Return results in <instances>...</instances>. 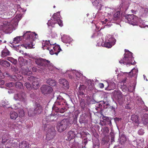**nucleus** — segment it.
<instances>
[{"label": "nucleus", "mask_w": 148, "mask_h": 148, "mask_svg": "<svg viewBox=\"0 0 148 148\" xmlns=\"http://www.w3.org/2000/svg\"><path fill=\"white\" fill-rule=\"evenodd\" d=\"M6 144H5V143H4V145H5V147H9V146L12 145V144H13L15 142L13 141V140H12L11 139L10 140H9L8 141H7L6 142Z\"/></svg>", "instance_id": "nucleus-38"}, {"label": "nucleus", "mask_w": 148, "mask_h": 148, "mask_svg": "<svg viewBox=\"0 0 148 148\" xmlns=\"http://www.w3.org/2000/svg\"><path fill=\"white\" fill-rule=\"evenodd\" d=\"M126 10V9H125L123 7V5L121 4L119 6V9H117V11L116 12L114 15V18L115 20H117L119 19L120 16V12L119 10L122 11Z\"/></svg>", "instance_id": "nucleus-14"}, {"label": "nucleus", "mask_w": 148, "mask_h": 148, "mask_svg": "<svg viewBox=\"0 0 148 148\" xmlns=\"http://www.w3.org/2000/svg\"><path fill=\"white\" fill-rule=\"evenodd\" d=\"M23 74L26 75H30L32 74V72L29 71L28 69H25L23 70L22 72Z\"/></svg>", "instance_id": "nucleus-34"}, {"label": "nucleus", "mask_w": 148, "mask_h": 148, "mask_svg": "<svg viewBox=\"0 0 148 148\" xmlns=\"http://www.w3.org/2000/svg\"><path fill=\"white\" fill-rule=\"evenodd\" d=\"M47 41L49 42L50 45V47L54 46L56 45V42L55 41L52 40H47Z\"/></svg>", "instance_id": "nucleus-47"}, {"label": "nucleus", "mask_w": 148, "mask_h": 148, "mask_svg": "<svg viewBox=\"0 0 148 148\" xmlns=\"http://www.w3.org/2000/svg\"><path fill=\"white\" fill-rule=\"evenodd\" d=\"M64 43L66 44L68 43L69 44L70 42L71 41V39L69 36L65 37L64 38Z\"/></svg>", "instance_id": "nucleus-41"}, {"label": "nucleus", "mask_w": 148, "mask_h": 148, "mask_svg": "<svg viewBox=\"0 0 148 148\" xmlns=\"http://www.w3.org/2000/svg\"><path fill=\"white\" fill-rule=\"evenodd\" d=\"M124 58L119 60V63L124 65L134 64L135 61H134L132 53L129 51L126 52L124 55Z\"/></svg>", "instance_id": "nucleus-4"}, {"label": "nucleus", "mask_w": 148, "mask_h": 148, "mask_svg": "<svg viewBox=\"0 0 148 148\" xmlns=\"http://www.w3.org/2000/svg\"><path fill=\"white\" fill-rule=\"evenodd\" d=\"M25 86L28 90H30L32 88L31 84L29 82L25 83Z\"/></svg>", "instance_id": "nucleus-48"}, {"label": "nucleus", "mask_w": 148, "mask_h": 148, "mask_svg": "<svg viewBox=\"0 0 148 148\" xmlns=\"http://www.w3.org/2000/svg\"><path fill=\"white\" fill-rule=\"evenodd\" d=\"M125 19L129 24L133 26L137 25L138 18V17L133 14H129L125 16Z\"/></svg>", "instance_id": "nucleus-6"}, {"label": "nucleus", "mask_w": 148, "mask_h": 148, "mask_svg": "<svg viewBox=\"0 0 148 148\" xmlns=\"http://www.w3.org/2000/svg\"><path fill=\"white\" fill-rule=\"evenodd\" d=\"M108 10L110 11L109 12H108V14L110 15L112 14L113 9H111L110 8H108Z\"/></svg>", "instance_id": "nucleus-53"}, {"label": "nucleus", "mask_w": 148, "mask_h": 148, "mask_svg": "<svg viewBox=\"0 0 148 148\" xmlns=\"http://www.w3.org/2000/svg\"><path fill=\"white\" fill-rule=\"evenodd\" d=\"M9 52L8 50L6 49L3 50L2 51L1 56L2 57H4L5 56L9 55Z\"/></svg>", "instance_id": "nucleus-31"}, {"label": "nucleus", "mask_w": 148, "mask_h": 148, "mask_svg": "<svg viewBox=\"0 0 148 148\" xmlns=\"http://www.w3.org/2000/svg\"><path fill=\"white\" fill-rule=\"evenodd\" d=\"M20 41V36H17L13 39L12 43L14 44H18Z\"/></svg>", "instance_id": "nucleus-37"}, {"label": "nucleus", "mask_w": 148, "mask_h": 148, "mask_svg": "<svg viewBox=\"0 0 148 148\" xmlns=\"http://www.w3.org/2000/svg\"><path fill=\"white\" fill-rule=\"evenodd\" d=\"M7 60L10 61L12 63L16 64L17 63L16 60L15 59L12 57H8L7 58Z\"/></svg>", "instance_id": "nucleus-35"}, {"label": "nucleus", "mask_w": 148, "mask_h": 148, "mask_svg": "<svg viewBox=\"0 0 148 148\" xmlns=\"http://www.w3.org/2000/svg\"><path fill=\"white\" fill-rule=\"evenodd\" d=\"M14 85V83L12 82L8 83L6 84V85L7 86L9 87H12L13 85Z\"/></svg>", "instance_id": "nucleus-52"}, {"label": "nucleus", "mask_w": 148, "mask_h": 148, "mask_svg": "<svg viewBox=\"0 0 148 148\" xmlns=\"http://www.w3.org/2000/svg\"><path fill=\"white\" fill-rule=\"evenodd\" d=\"M102 106L101 104L100 103L98 104V105L95 106V110H97V112L101 110Z\"/></svg>", "instance_id": "nucleus-46"}, {"label": "nucleus", "mask_w": 148, "mask_h": 148, "mask_svg": "<svg viewBox=\"0 0 148 148\" xmlns=\"http://www.w3.org/2000/svg\"><path fill=\"white\" fill-rule=\"evenodd\" d=\"M10 148H17L18 147V144L16 142H15L14 144L9 146Z\"/></svg>", "instance_id": "nucleus-50"}, {"label": "nucleus", "mask_w": 148, "mask_h": 148, "mask_svg": "<svg viewBox=\"0 0 148 148\" xmlns=\"http://www.w3.org/2000/svg\"><path fill=\"white\" fill-rule=\"evenodd\" d=\"M32 59L42 71H46L47 69L50 71H52V67H51L52 64L50 61L41 57H35Z\"/></svg>", "instance_id": "nucleus-2"}, {"label": "nucleus", "mask_w": 148, "mask_h": 148, "mask_svg": "<svg viewBox=\"0 0 148 148\" xmlns=\"http://www.w3.org/2000/svg\"><path fill=\"white\" fill-rule=\"evenodd\" d=\"M112 93L114 97L119 102V104L121 105L124 101V99L121 92L119 90H114Z\"/></svg>", "instance_id": "nucleus-9"}, {"label": "nucleus", "mask_w": 148, "mask_h": 148, "mask_svg": "<svg viewBox=\"0 0 148 148\" xmlns=\"http://www.w3.org/2000/svg\"><path fill=\"white\" fill-rule=\"evenodd\" d=\"M0 65L5 67H9L10 64L6 61L0 60Z\"/></svg>", "instance_id": "nucleus-23"}, {"label": "nucleus", "mask_w": 148, "mask_h": 148, "mask_svg": "<svg viewBox=\"0 0 148 148\" xmlns=\"http://www.w3.org/2000/svg\"><path fill=\"white\" fill-rule=\"evenodd\" d=\"M60 13L57 12L53 14L52 18L53 19V20L56 21V24L58 23L59 25V26L62 27L63 25V24L62 23V21H61L60 18Z\"/></svg>", "instance_id": "nucleus-13"}, {"label": "nucleus", "mask_w": 148, "mask_h": 148, "mask_svg": "<svg viewBox=\"0 0 148 148\" xmlns=\"http://www.w3.org/2000/svg\"><path fill=\"white\" fill-rule=\"evenodd\" d=\"M69 123L67 119H64L57 123L56 126L57 130L60 132L64 131L68 127Z\"/></svg>", "instance_id": "nucleus-5"}, {"label": "nucleus", "mask_w": 148, "mask_h": 148, "mask_svg": "<svg viewBox=\"0 0 148 148\" xmlns=\"http://www.w3.org/2000/svg\"><path fill=\"white\" fill-rule=\"evenodd\" d=\"M79 122L80 124H82L84 122V120L82 118H80L79 119Z\"/></svg>", "instance_id": "nucleus-58"}, {"label": "nucleus", "mask_w": 148, "mask_h": 148, "mask_svg": "<svg viewBox=\"0 0 148 148\" xmlns=\"http://www.w3.org/2000/svg\"><path fill=\"white\" fill-rule=\"evenodd\" d=\"M23 36L25 39L26 44L21 45V46L26 49L27 48L29 49L34 48L33 47L36 43L35 40L38 38L37 34L35 32L27 31L25 33L24 32Z\"/></svg>", "instance_id": "nucleus-1"}, {"label": "nucleus", "mask_w": 148, "mask_h": 148, "mask_svg": "<svg viewBox=\"0 0 148 148\" xmlns=\"http://www.w3.org/2000/svg\"><path fill=\"white\" fill-rule=\"evenodd\" d=\"M131 120L132 121L137 124H139V121L138 117L136 115H131Z\"/></svg>", "instance_id": "nucleus-26"}, {"label": "nucleus", "mask_w": 148, "mask_h": 148, "mask_svg": "<svg viewBox=\"0 0 148 148\" xmlns=\"http://www.w3.org/2000/svg\"><path fill=\"white\" fill-rule=\"evenodd\" d=\"M46 82L49 85L52 86H55L56 85V82L55 80L51 79L49 78L47 80Z\"/></svg>", "instance_id": "nucleus-25"}, {"label": "nucleus", "mask_w": 148, "mask_h": 148, "mask_svg": "<svg viewBox=\"0 0 148 148\" xmlns=\"http://www.w3.org/2000/svg\"><path fill=\"white\" fill-rule=\"evenodd\" d=\"M47 50H49L50 54H51L53 55L55 54L57 55L60 51H61L60 46L58 45H56L54 46L51 47L49 49H47Z\"/></svg>", "instance_id": "nucleus-10"}, {"label": "nucleus", "mask_w": 148, "mask_h": 148, "mask_svg": "<svg viewBox=\"0 0 148 148\" xmlns=\"http://www.w3.org/2000/svg\"><path fill=\"white\" fill-rule=\"evenodd\" d=\"M75 75H76V77H79L80 76V74L78 72L76 73Z\"/></svg>", "instance_id": "nucleus-62"}, {"label": "nucleus", "mask_w": 148, "mask_h": 148, "mask_svg": "<svg viewBox=\"0 0 148 148\" xmlns=\"http://www.w3.org/2000/svg\"><path fill=\"white\" fill-rule=\"evenodd\" d=\"M19 21L16 17H14L13 18L11 21L8 22L6 23L12 26H16L18 25Z\"/></svg>", "instance_id": "nucleus-18"}, {"label": "nucleus", "mask_w": 148, "mask_h": 148, "mask_svg": "<svg viewBox=\"0 0 148 148\" xmlns=\"http://www.w3.org/2000/svg\"><path fill=\"white\" fill-rule=\"evenodd\" d=\"M20 53H22L23 54V55L26 56H28V54H27L26 53H23V51H20Z\"/></svg>", "instance_id": "nucleus-63"}, {"label": "nucleus", "mask_w": 148, "mask_h": 148, "mask_svg": "<svg viewBox=\"0 0 148 148\" xmlns=\"http://www.w3.org/2000/svg\"><path fill=\"white\" fill-rule=\"evenodd\" d=\"M29 146V143L25 141H23L19 143L20 148H28Z\"/></svg>", "instance_id": "nucleus-20"}, {"label": "nucleus", "mask_w": 148, "mask_h": 148, "mask_svg": "<svg viewBox=\"0 0 148 148\" xmlns=\"http://www.w3.org/2000/svg\"><path fill=\"white\" fill-rule=\"evenodd\" d=\"M86 87L84 85H82L79 86V95H83L85 92Z\"/></svg>", "instance_id": "nucleus-22"}, {"label": "nucleus", "mask_w": 148, "mask_h": 148, "mask_svg": "<svg viewBox=\"0 0 148 148\" xmlns=\"http://www.w3.org/2000/svg\"><path fill=\"white\" fill-rule=\"evenodd\" d=\"M75 136V134L74 132L71 131L68 132V139L70 140L73 139L74 138Z\"/></svg>", "instance_id": "nucleus-24"}, {"label": "nucleus", "mask_w": 148, "mask_h": 148, "mask_svg": "<svg viewBox=\"0 0 148 148\" xmlns=\"http://www.w3.org/2000/svg\"><path fill=\"white\" fill-rule=\"evenodd\" d=\"M108 21V20L107 19H105V21H102V24H105Z\"/></svg>", "instance_id": "nucleus-60"}, {"label": "nucleus", "mask_w": 148, "mask_h": 148, "mask_svg": "<svg viewBox=\"0 0 148 148\" xmlns=\"http://www.w3.org/2000/svg\"><path fill=\"white\" fill-rule=\"evenodd\" d=\"M15 86L17 88L21 89L23 88V86L22 83L18 82L15 83Z\"/></svg>", "instance_id": "nucleus-36"}, {"label": "nucleus", "mask_w": 148, "mask_h": 148, "mask_svg": "<svg viewBox=\"0 0 148 148\" xmlns=\"http://www.w3.org/2000/svg\"><path fill=\"white\" fill-rule=\"evenodd\" d=\"M144 12L145 14H147L148 13V9L147 8H145L144 10Z\"/></svg>", "instance_id": "nucleus-59"}, {"label": "nucleus", "mask_w": 148, "mask_h": 148, "mask_svg": "<svg viewBox=\"0 0 148 148\" xmlns=\"http://www.w3.org/2000/svg\"><path fill=\"white\" fill-rule=\"evenodd\" d=\"M30 79H32L33 82L32 83V87L33 89L36 90L40 86L39 84V81L36 77L33 76H30Z\"/></svg>", "instance_id": "nucleus-12"}, {"label": "nucleus", "mask_w": 148, "mask_h": 148, "mask_svg": "<svg viewBox=\"0 0 148 148\" xmlns=\"http://www.w3.org/2000/svg\"><path fill=\"white\" fill-rule=\"evenodd\" d=\"M42 106L39 103H35L32 108L28 110V115L30 117L35 116L36 115H38L42 112Z\"/></svg>", "instance_id": "nucleus-3"}, {"label": "nucleus", "mask_w": 148, "mask_h": 148, "mask_svg": "<svg viewBox=\"0 0 148 148\" xmlns=\"http://www.w3.org/2000/svg\"><path fill=\"white\" fill-rule=\"evenodd\" d=\"M108 85V87L109 88V90H113L115 88V84L113 82H107V83Z\"/></svg>", "instance_id": "nucleus-28"}, {"label": "nucleus", "mask_w": 148, "mask_h": 148, "mask_svg": "<svg viewBox=\"0 0 148 148\" xmlns=\"http://www.w3.org/2000/svg\"><path fill=\"white\" fill-rule=\"evenodd\" d=\"M88 88L90 90H91L93 89V87H92V85L90 83V84L89 85V86H88Z\"/></svg>", "instance_id": "nucleus-56"}, {"label": "nucleus", "mask_w": 148, "mask_h": 148, "mask_svg": "<svg viewBox=\"0 0 148 148\" xmlns=\"http://www.w3.org/2000/svg\"><path fill=\"white\" fill-rule=\"evenodd\" d=\"M19 117H23L24 116V112L23 109H20L18 111Z\"/></svg>", "instance_id": "nucleus-45"}, {"label": "nucleus", "mask_w": 148, "mask_h": 148, "mask_svg": "<svg viewBox=\"0 0 148 148\" xmlns=\"http://www.w3.org/2000/svg\"><path fill=\"white\" fill-rule=\"evenodd\" d=\"M66 110V106H63L59 110V112L61 113H63Z\"/></svg>", "instance_id": "nucleus-49"}, {"label": "nucleus", "mask_w": 148, "mask_h": 148, "mask_svg": "<svg viewBox=\"0 0 148 148\" xmlns=\"http://www.w3.org/2000/svg\"><path fill=\"white\" fill-rule=\"evenodd\" d=\"M86 104L85 103L84 101H82L80 102L81 107L83 109H84L86 107Z\"/></svg>", "instance_id": "nucleus-51"}, {"label": "nucleus", "mask_w": 148, "mask_h": 148, "mask_svg": "<svg viewBox=\"0 0 148 148\" xmlns=\"http://www.w3.org/2000/svg\"><path fill=\"white\" fill-rule=\"evenodd\" d=\"M103 133L104 135H106L109 133V129L108 127L105 126L103 129Z\"/></svg>", "instance_id": "nucleus-42"}, {"label": "nucleus", "mask_w": 148, "mask_h": 148, "mask_svg": "<svg viewBox=\"0 0 148 148\" xmlns=\"http://www.w3.org/2000/svg\"><path fill=\"white\" fill-rule=\"evenodd\" d=\"M56 135V132L55 131H51V130H49L46 135V139L47 140H50L53 139Z\"/></svg>", "instance_id": "nucleus-15"}, {"label": "nucleus", "mask_w": 148, "mask_h": 148, "mask_svg": "<svg viewBox=\"0 0 148 148\" xmlns=\"http://www.w3.org/2000/svg\"><path fill=\"white\" fill-rule=\"evenodd\" d=\"M138 72V70L135 69H132L131 71L129 72L130 76L135 77L136 76Z\"/></svg>", "instance_id": "nucleus-29"}, {"label": "nucleus", "mask_w": 148, "mask_h": 148, "mask_svg": "<svg viewBox=\"0 0 148 148\" xmlns=\"http://www.w3.org/2000/svg\"><path fill=\"white\" fill-rule=\"evenodd\" d=\"M5 24L6 25L4 27V29L7 32H10L12 30L13 26L8 24L6 23Z\"/></svg>", "instance_id": "nucleus-27"}, {"label": "nucleus", "mask_w": 148, "mask_h": 148, "mask_svg": "<svg viewBox=\"0 0 148 148\" xmlns=\"http://www.w3.org/2000/svg\"><path fill=\"white\" fill-rule=\"evenodd\" d=\"M107 39L108 41L105 42L104 46L106 48H110L115 44L116 40L114 38L113 36L110 35H108Z\"/></svg>", "instance_id": "nucleus-8"}, {"label": "nucleus", "mask_w": 148, "mask_h": 148, "mask_svg": "<svg viewBox=\"0 0 148 148\" xmlns=\"http://www.w3.org/2000/svg\"><path fill=\"white\" fill-rule=\"evenodd\" d=\"M103 120H107L109 119L108 117H106V116H103Z\"/></svg>", "instance_id": "nucleus-61"}, {"label": "nucleus", "mask_w": 148, "mask_h": 148, "mask_svg": "<svg viewBox=\"0 0 148 148\" xmlns=\"http://www.w3.org/2000/svg\"><path fill=\"white\" fill-rule=\"evenodd\" d=\"M66 100L63 99L60 95H58L57 97V101L55 103H59L60 102H62L63 101H65Z\"/></svg>", "instance_id": "nucleus-33"}, {"label": "nucleus", "mask_w": 148, "mask_h": 148, "mask_svg": "<svg viewBox=\"0 0 148 148\" xmlns=\"http://www.w3.org/2000/svg\"><path fill=\"white\" fill-rule=\"evenodd\" d=\"M66 103L65 101L60 102L58 103H55L54 105H55L56 106H60V107H63V106H65L66 107Z\"/></svg>", "instance_id": "nucleus-40"}, {"label": "nucleus", "mask_w": 148, "mask_h": 148, "mask_svg": "<svg viewBox=\"0 0 148 148\" xmlns=\"http://www.w3.org/2000/svg\"><path fill=\"white\" fill-rule=\"evenodd\" d=\"M51 47L49 44V41L47 40H43L42 42V48L44 49H49Z\"/></svg>", "instance_id": "nucleus-19"}, {"label": "nucleus", "mask_w": 148, "mask_h": 148, "mask_svg": "<svg viewBox=\"0 0 148 148\" xmlns=\"http://www.w3.org/2000/svg\"><path fill=\"white\" fill-rule=\"evenodd\" d=\"M6 42V41L5 40H3V39H0V45L2 43H5Z\"/></svg>", "instance_id": "nucleus-55"}, {"label": "nucleus", "mask_w": 148, "mask_h": 148, "mask_svg": "<svg viewBox=\"0 0 148 148\" xmlns=\"http://www.w3.org/2000/svg\"><path fill=\"white\" fill-rule=\"evenodd\" d=\"M10 140L8 138V136L7 135L5 134L3 135L2 138V143H1V145H0V148H3L4 143H5L7 141Z\"/></svg>", "instance_id": "nucleus-17"}, {"label": "nucleus", "mask_w": 148, "mask_h": 148, "mask_svg": "<svg viewBox=\"0 0 148 148\" xmlns=\"http://www.w3.org/2000/svg\"><path fill=\"white\" fill-rule=\"evenodd\" d=\"M99 88H104V85L102 83H100L99 84Z\"/></svg>", "instance_id": "nucleus-54"}, {"label": "nucleus", "mask_w": 148, "mask_h": 148, "mask_svg": "<svg viewBox=\"0 0 148 148\" xmlns=\"http://www.w3.org/2000/svg\"><path fill=\"white\" fill-rule=\"evenodd\" d=\"M126 141V138L124 135H121L120 138V142L121 145L124 144Z\"/></svg>", "instance_id": "nucleus-30"}, {"label": "nucleus", "mask_w": 148, "mask_h": 148, "mask_svg": "<svg viewBox=\"0 0 148 148\" xmlns=\"http://www.w3.org/2000/svg\"><path fill=\"white\" fill-rule=\"evenodd\" d=\"M93 5L95 6H98L100 1V0H90Z\"/></svg>", "instance_id": "nucleus-43"}, {"label": "nucleus", "mask_w": 148, "mask_h": 148, "mask_svg": "<svg viewBox=\"0 0 148 148\" xmlns=\"http://www.w3.org/2000/svg\"><path fill=\"white\" fill-rule=\"evenodd\" d=\"M59 83L63 86L64 88H69V84L68 81L64 79H61L59 80Z\"/></svg>", "instance_id": "nucleus-16"}, {"label": "nucleus", "mask_w": 148, "mask_h": 148, "mask_svg": "<svg viewBox=\"0 0 148 148\" xmlns=\"http://www.w3.org/2000/svg\"><path fill=\"white\" fill-rule=\"evenodd\" d=\"M4 82L3 80L1 79H0V85H1L4 84Z\"/></svg>", "instance_id": "nucleus-57"}, {"label": "nucleus", "mask_w": 148, "mask_h": 148, "mask_svg": "<svg viewBox=\"0 0 148 148\" xmlns=\"http://www.w3.org/2000/svg\"><path fill=\"white\" fill-rule=\"evenodd\" d=\"M41 90L44 94H47L51 93L52 91V88L48 85H44L41 88Z\"/></svg>", "instance_id": "nucleus-11"}, {"label": "nucleus", "mask_w": 148, "mask_h": 148, "mask_svg": "<svg viewBox=\"0 0 148 148\" xmlns=\"http://www.w3.org/2000/svg\"><path fill=\"white\" fill-rule=\"evenodd\" d=\"M131 12H132V13H133V14H136V11H135L134 10H131Z\"/></svg>", "instance_id": "nucleus-64"}, {"label": "nucleus", "mask_w": 148, "mask_h": 148, "mask_svg": "<svg viewBox=\"0 0 148 148\" xmlns=\"http://www.w3.org/2000/svg\"><path fill=\"white\" fill-rule=\"evenodd\" d=\"M55 24V21H54L53 18V19H51L49 20L47 23V25L48 26H51L52 27H53L54 25Z\"/></svg>", "instance_id": "nucleus-32"}, {"label": "nucleus", "mask_w": 148, "mask_h": 148, "mask_svg": "<svg viewBox=\"0 0 148 148\" xmlns=\"http://www.w3.org/2000/svg\"><path fill=\"white\" fill-rule=\"evenodd\" d=\"M61 108V107L60 106H56L55 105H54L53 107H52V109H53V110L55 111L56 112H58L60 110L59 109Z\"/></svg>", "instance_id": "nucleus-44"}, {"label": "nucleus", "mask_w": 148, "mask_h": 148, "mask_svg": "<svg viewBox=\"0 0 148 148\" xmlns=\"http://www.w3.org/2000/svg\"><path fill=\"white\" fill-rule=\"evenodd\" d=\"M14 99L23 103H26L27 100V97L25 92H21L15 94L14 96Z\"/></svg>", "instance_id": "nucleus-7"}, {"label": "nucleus", "mask_w": 148, "mask_h": 148, "mask_svg": "<svg viewBox=\"0 0 148 148\" xmlns=\"http://www.w3.org/2000/svg\"><path fill=\"white\" fill-rule=\"evenodd\" d=\"M142 120L144 121L145 123L147 124L148 123V114H144L142 119Z\"/></svg>", "instance_id": "nucleus-39"}, {"label": "nucleus", "mask_w": 148, "mask_h": 148, "mask_svg": "<svg viewBox=\"0 0 148 148\" xmlns=\"http://www.w3.org/2000/svg\"><path fill=\"white\" fill-rule=\"evenodd\" d=\"M10 118L12 119L15 120L18 117V113L14 111H11L10 113Z\"/></svg>", "instance_id": "nucleus-21"}]
</instances>
